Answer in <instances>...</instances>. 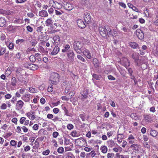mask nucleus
<instances>
[{
    "label": "nucleus",
    "mask_w": 158,
    "mask_h": 158,
    "mask_svg": "<svg viewBox=\"0 0 158 158\" xmlns=\"http://www.w3.org/2000/svg\"><path fill=\"white\" fill-rule=\"evenodd\" d=\"M60 76L59 74L55 72L51 73L50 78V81L53 84H56L59 81Z\"/></svg>",
    "instance_id": "obj_1"
},
{
    "label": "nucleus",
    "mask_w": 158,
    "mask_h": 158,
    "mask_svg": "<svg viewBox=\"0 0 158 158\" xmlns=\"http://www.w3.org/2000/svg\"><path fill=\"white\" fill-rule=\"evenodd\" d=\"M83 44L79 41H75L73 44L74 50L78 53L80 54L84 48H83Z\"/></svg>",
    "instance_id": "obj_2"
},
{
    "label": "nucleus",
    "mask_w": 158,
    "mask_h": 158,
    "mask_svg": "<svg viewBox=\"0 0 158 158\" xmlns=\"http://www.w3.org/2000/svg\"><path fill=\"white\" fill-rule=\"evenodd\" d=\"M75 143L78 146H84L86 143V141L82 138H80L75 140Z\"/></svg>",
    "instance_id": "obj_3"
},
{
    "label": "nucleus",
    "mask_w": 158,
    "mask_h": 158,
    "mask_svg": "<svg viewBox=\"0 0 158 158\" xmlns=\"http://www.w3.org/2000/svg\"><path fill=\"white\" fill-rule=\"evenodd\" d=\"M16 77L19 82L21 83H23L26 86L27 85V81L26 79H24L23 74H16Z\"/></svg>",
    "instance_id": "obj_4"
},
{
    "label": "nucleus",
    "mask_w": 158,
    "mask_h": 158,
    "mask_svg": "<svg viewBox=\"0 0 158 158\" xmlns=\"http://www.w3.org/2000/svg\"><path fill=\"white\" fill-rule=\"evenodd\" d=\"M68 60L70 62H72L74 60L75 54L74 52L72 50H69L67 53Z\"/></svg>",
    "instance_id": "obj_5"
},
{
    "label": "nucleus",
    "mask_w": 158,
    "mask_h": 158,
    "mask_svg": "<svg viewBox=\"0 0 158 158\" xmlns=\"http://www.w3.org/2000/svg\"><path fill=\"white\" fill-rule=\"evenodd\" d=\"M99 31L101 35L103 37H105L108 34V32L106 29L104 27L102 26L99 27Z\"/></svg>",
    "instance_id": "obj_6"
},
{
    "label": "nucleus",
    "mask_w": 158,
    "mask_h": 158,
    "mask_svg": "<svg viewBox=\"0 0 158 158\" xmlns=\"http://www.w3.org/2000/svg\"><path fill=\"white\" fill-rule=\"evenodd\" d=\"M135 34L139 39L140 40L143 39L144 36V34L141 30L139 29H137L135 32Z\"/></svg>",
    "instance_id": "obj_7"
},
{
    "label": "nucleus",
    "mask_w": 158,
    "mask_h": 158,
    "mask_svg": "<svg viewBox=\"0 0 158 158\" xmlns=\"http://www.w3.org/2000/svg\"><path fill=\"white\" fill-rule=\"evenodd\" d=\"M132 57L134 60L135 62L137 64V65H139L140 60H139V54L138 53H133L132 55Z\"/></svg>",
    "instance_id": "obj_8"
},
{
    "label": "nucleus",
    "mask_w": 158,
    "mask_h": 158,
    "mask_svg": "<svg viewBox=\"0 0 158 158\" xmlns=\"http://www.w3.org/2000/svg\"><path fill=\"white\" fill-rule=\"evenodd\" d=\"M24 102L21 100L17 101L15 105V108L17 110H20L23 107Z\"/></svg>",
    "instance_id": "obj_9"
},
{
    "label": "nucleus",
    "mask_w": 158,
    "mask_h": 158,
    "mask_svg": "<svg viewBox=\"0 0 158 158\" xmlns=\"http://www.w3.org/2000/svg\"><path fill=\"white\" fill-rule=\"evenodd\" d=\"M84 18L86 23H89L91 21V18L90 15L87 12L85 13L84 14Z\"/></svg>",
    "instance_id": "obj_10"
},
{
    "label": "nucleus",
    "mask_w": 158,
    "mask_h": 158,
    "mask_svg": "<svg viewBox=\"0 0 158 158\" xmlns=\"http://www.w3.org/2000/svg\"><path fill=\"white\" fill-rule=\"evenodd\" d=\"M25 67L27 69L32 70H35L38 68V66L35 64H30L27 65H26Z\"/></svg>",
    "instance_id": "obj_11"
},
{
    "label": "nucleus",
    "mask_w": 158,
    "mask_h": 158,
    "mask_svg": "<svg viewBox=\"0 0 158 158\" xmlns=\"http://www.w3.org/2000/svg\"><path fill=\"white\" fill-rule=\"evenodd\" d=\"M81 52H82L83 54L87 57L89 59H90L92 58L91 55L89 50L84 48L83 49Z\"/></svg>",
    "instance_id": "obj_12"
},
{
    "label": "nucleus",
    "mask_w": 158,
    "mask_h": 158,
    "mask_svg": "<svg viewBox=\"0 0 158 158\" xmlns=\"http://www.w3.org/2000/svg\"><path fill=\"white\" fill-rule=\"evenodd\" d=\"M121 62L126 67H128L130 65V63L127 58L126 57H123L120 60Z\"/></svg>",
    "instance_id": "obj_13"
},
{
    "label": "nucleus",
    "mask_w": 158,
    "mask_h": 158,
    "mask_svg": "<svg viewBox=\"0 0 158 158\" xmlns=\"http://www.w3.org/2000/svg\"><path fill=\"white\" fill-rule=\"evenodd\" d=\"M38 50L39 52L42 53L43 56L48 55V51L44 49L42 46H39Z\"/></svg>",
    "instance_id": "obj_14"
},
{
    "label": "nucleus",
    "mask_w": 158,
    "mask_h": 158,
    "mask_svg": "<svg viewBox=\"0 0 158 158\" xmlns=\"http://www.w3.org/2000/svg\"><path fill=\"white\" fill-rule=\"evenodd\" d=\"M21 98L25 102H29L31 99V95L28 93L25 94L22 96Z\"/></svg>",
    "instance_id": "obj_15"
},
{
    "label": "nucleus",
    "mask_w": 158,
    "mask_h": 158,
    "mask_svg": "<svg viewBox=\"0 0 158 158\" xmlns=\"http://www.w3.org/2000/svg\"><path fill=\"white\" fill-rule=\"evenodd\" d=\"M60 52V48L58 46H56L53 48L52 51L49 54L55 56L57 54Z\"/></svg>",
    "instance_id": "obj_16"
},
{
    "label": "nucleus",
    "mask_w": 158,
    "mask_h": 158,
    "mask_svg": "<svg viewBox=\"0 0 158 158\" xmlns=\"http://www.w3.org/2000/svg\"><path fill=\"white\" fill-rule=\"evenodd\" d=\"M77 24L78 27L81 28H85L86 25L84 21L81 19H78L77 21Z\"/></svg>",
    "instance_id": "obj_17"
},
{
    "label": "nucleus",
    "mask_w": 158,
    "mask_h": 158,
    "mask_svg": "<svg viewBox=\"0 0 158 158\" xmlns=\"http://www.w3.org/2000/svg\"><path fill=\"white\" fill-rule=\"evenodd\" d=\"M39 15L42 17H46L48 16V14L46 10H42L39 12Z\"/></svg>",
    "instance_id": "obj_18"
},
{
    "label": "nucleus",
    "mask_w": 158,
    "mask_h": 158,
    "mask_svg": "<svg viewBox=\"0 0 158 158\" xmlns=\"http://www.w3.org/2000/svg\"><path fill=\"white\" fill-rule=\"evenodd\" d=\"M64 7L66 10L70 11L72 10L74 7L72 4L67 3L64 4Z\"/></svg>",
    "instance_id": "obj_19"
},
{
    "label": "nucleus",
    "mask_w": 158,
    "mask_h": 158,
    "mask_svg": "<svg viewBox=\"0 0 158 158\" xmlns=\"http://www.w3.org/2000/svg\"><path fill=\"white\" fill-rule=\"evenodd\" d=\"M54 44L58 45L59 44L60 42V40L59 36L57 35H55L53 37Z\"/></svg>",
    "instance_id": "obj_20"
},
{
    "label": "nucleus",
    "mask_w": 158,
    "mask_h": 158,
    "mask_svg": "<svg viewBox=\"0 0 158 158\" xmlns=\"http://www.w3.org/2000/svg\"><path fill=\"white\" fill-rule=\"evenodd\" d=\"M150 133L151 136L156 139L158 138V132L156 131L151 129Z\"/></svg>",
    "instance_id": "obj_21"
},
{
    "label": "nucleus",
    "mask_w": 158,
    "mask_h": 158,
    "mask_svg": "<svg viewBox=\"0 0 158 158\" xmlns=\"http://www.w3.org/2000/svg\"><path fill=\"white\" fill-rule=\"evenodd\" d=\"M53 21L51 18H49L45 21V24L47 26L51 27L52 26Z\"/></svg>",
    "instance_id": "obj_22"
},
{
    "label": "nucleus",
    "mask_w": 158,
    "mask_h": 158,
    "mask_svg": "<svg viewBox=\"0 0 158 158\" xmlns=\"http://www.w3.org/2000/svg\"><path fill=\"white\" fill-rule=\"evenodd\" d=\"M82 97L81 98L82 100H84L85 99L87 98L88 93L86 90H84L81 93Z\"/></svg>",
    "instance_id": "obj_23"
},
{
    "label": "nucleus",
    "mask_w": 158,
    "mask_h": 158,
    "mask_svg": "<svg viewBox=\"0 0 158 158\" xmlns=\"http://www.w3.org/2000/svg\"><path fill=\"white\" fill-rule=\"evenodd\" d=\"M134 139L135 137L132 135H129L127 140L129 143L132 144L135 142Z\"/></svg>",
    "instance_id": "obj_24"
},
{
    "label": "nucleus",
    "mask_w": 158,
    "mask_h": 158,
    "mask_svg": "<svg viewBox=\"0 0 158 158\" xmlns=\"http://www.w3.org/2000/svg\"><path fill=\"white\" fill-rule=\"evenodd\" d=\"M64 156L65 158H75L74 156L71 152L66 153L64 155Z\"/></svg>",
    "instance_id": "obj_25"
},
{
    "label": "nucleus",
    "mask_w": 158,
    "mask_h": 158,
    "mask_svg": "<svg viewBox=\"0 0 158 158\" xmlns=\"http://www.w3.org/2000/svg\"><path fill=\"white\" fill-rule=\"evenodd\" d=\"M55 15L57 16L61 15L63 13V12L60 9L55 10Z\"/></svg>",
    "instance_id": "obj_26"
},
{
    "label": "nucleus",
    "mask_w": 158,
    "mask_h": 158,
    "mask_svg": "<svg viewBox=\"0 0 158 158\" xmlns=\"http://www.w3.org/2000/svg\"><path fill=\"white\" fill-rule=\"evenodd\" d=\"M17 81L15 77H12L11 79V84L13 86H15L16 85V83Z\"/></svg>",
    "instance_id": "obj_27"
},
{
    "label": "nucleus",
    "mask_w": 158,
    "mask_h": 158,
    "mask_svg": "<svg viewBox=\"0 0 158 158\" xmlns=\"http://www.w3.org/2000/svg\"><path fill=\"white\" fill-rule=\"evenodd\" d=\"M6 23L5 19L3 18H0V27H2L4 26Z\"/></svg>",
    "instance_id": "obj_28"
},
{
    "label": "nucleus",
    "mask_w": 158,
    "mask_h": 158,
    "mask_svg": "<svg viewBox=\"0 0 158 158\" xmlns=\"http://www.w3.org/2000/svg\"><path fill=\"white\" fill-rule=\"evenodd\" d=\"M93 63L96 67H98L99 66L98 61L96 58H94L93 60Z\"/></svg>",
    "instance_id": "obj_29"
},
{
    "label": "nucleus",
    "mask_w": 158,
    "mask_h": 158,
    "mask_svg": "<svg viewBox=\"0 0 158 158\" xmlns=\"http://www.w3.org/2000/svg\"><path fill=\"white\" fill-rule=\"evenodd\" d=\"M16 26L10 25L7 27V29L9 31H13L16 29Z\"/></svg>",
    "instance_id": "obj_30"
},
{
    "label": "nucleus",
    "mask_w": 158,
    "mask_h": 158,
    "mask_svg": "<svg viewBox=\"0 0 158 158\" xmlns=\"http://www.w3.org/2000/svg\"><path fill=\"white\" fill-rule=\"evenodd\" d=\"M6 49L5 48L2 47L0 49V55L2 56L6 52Z\"/></svg>",
    "instance_id": "obj_31"
},
{
    "label": "nucleus",
    "mask_w": 158,
    "mask_h": 158,
    "mask_svg": "<svg viewBox=\"0 0 158 158\" xmlns=\"http://www.w3.org/2000/svg\"><path fill=\"white\" fill-rule=\"evenodd\" d=\"M116 158H129L128 156L119 155L118 153L116 154Z\"/></svg>",
    "instance_id": "obj_32"
},
{
    "label": "nucleus",
    "mask_w": 158,
    "mask_h": 158,
    "mask_svg": "<svg viewBox=\"0 0 158 158\" xmlns=\"http://www.w3.org/2000/svg\"><path fill=\"white\" fill-rule=\"evenodd\" d=\"M70 48L69 45L66 44L64 47V49L62 50V52H65L69 49Z\"/></svg>",
    "instance_id": "obj_33"
},
{
    "label": "nucleus",
    "mask_w": 158,
    "mask_h": 158,
    "mask_svg": "<svg viewBox=\"0 0 158 158\" xmlns=\"http://www.w3.org/2000/svg\"><path fill=\"white\" fill-rule=\"evenodd\" d=\"M130 46L133 48H135L137 46V44L135 42H130L129 44Z\"/></svg>",
    "instance_id": "obj_34"
},
{
    "label": "nucleus",
    "mask_w": 158,
    "mask_h": 158,
    "mask_svg": "<svg viewBox=\"0 0 158 158\" xmlns=\"http://www.w3.org/2000/svg\"><path fill=\"white\" fill-rule=\"evenodd\" d=\"M131 147L134 150H137L139 148V145L137 144H133L132 145Z\"/></svg>",
    "instance_id": "obj_35"
},
{
    "label": "nucleus",
    "mask_w": 158,
    "mask_h": 158,
    "mask_svg": "<svg viewBox=\"0 0 158 158\" xmlns=\"http://www.w3.org/2000/svg\"><path fill=\"white\" fill-rule=\"evenodd\" d=\"M102 152L103 153H106L107 151V147L106 146H102L101 148Z\"/></svg>",
    "instance_id": "obj_36"
},
{
    "label": "nucleus",
    "mask_w": 158,
    "mask_h": 158,
    "mask_svg": "<svg viewBox=\"0 0 158 158\" xmlns=\"http://www.w3.org/2000/svg\"><path fill=\"white\" fill-rule=\"evenodd\" d=\"M123 136V135L121 134H119L118 135L117 140L119 143H120L122 142Z\"/></svg>",
    "instance_id": "obj_37"
},
{
    "label": "nucleus",
    "mask_w": 158,
    "mask_h": 158,
    "mask_svg": "<svg viewBox=\"0 0 158 158\" xmlns=\"http://www.w3.org/2000/svg\"><path fill=\"white\" fill-rule=\"evenodd\" d=\"M131 117L135 120H137L138 119V117L136 115L135 113H132L130 115Z\"/></svg>",
    "instance_id": "obj_38"
},
{
    "label": "nucleus",
    "mask_w": 158,
    "mask_h": 158,
    "mask_svg": "<svg viewBox=\"0 0 158 158\" xmlns=\"http://www.w3.org/2000/svg\"><path fill=\"white\" fill-rule=\"evenodd\" d=\"M63 109L64 112V114L67 116H70V115L69 114V113L67 109L65 107H64L63 108Z\"/></svg>",
    "instance_id": "obj_39"
},
{
    "label": "nucleus",
    "mask_w": 158,
    "mask_h": 158,
    "mask_svg": "<svg viewBox=\"0 0 158 158\" xmlns=\"http://www.w3.org/2000/svg\"><path fill=\"white\" fill-rule=\"evenodd\" d=\"M113 150L116 152H121L122 151V148L121 147H119L118 148H113Z\"/></svg>",
    "instance_id": "obj_40"
},
{
    "label": "nucleus",
    "mask_w": 158,
    "mask_h": 158,
    "mask_svg": "<svg viewBox=\"0 0 158 158\" xmlns=\"http://www.w3.org/2000/svg\"><path fill=\"white\" fill-rule=\"evenodd\" d=\"M29 91L30 92L33 93H36L37 91V89L34 88L30 87L29 88Z\"/></svg>",
    "instance_id": "obj_41"
},
{
    "label": "nucleus",
    "mask_w": 158,
    "mask_h": 158,
    "mask_svg": "<svg viewBox=\"0 0 158 158\" xmlns=\"http://www.w3.org/2000/svg\"><path fill=\"white\" fill-rule=\"evenodd\" d=\"M23 70L21 68H18L16 70V74H22V72Z\"/></svg>",
    "instance_id": "obj_42"
},
{
    "label": "nucleus",
    "mask_w": 158,
    "mask_h": 158,
    "mask_svg": "<svg viewBox=\"0 0 158 158\" xmlns=\"http://www.w3.org/2000/svg\"><path fill=\"white\" fill-rule=\"evenodd\" d=\"M29 60L31 61L34 62L35 61V57L33 55H31L29 57Z\"/></svg>",
    "instance_id": "obj_43"
},
{
    "label": "nucleus",
    "mask_w": 158,
    "mask_h": 158,
    "mask_svg": "<svg viewBox=\"0 0 158 158\" xmlns=\"http://www.w3.org/2000/svg\"><path fill=\"white\" fill-rule=\"evenodd\" d=\"M93 77L95 79L97 80H99L101 78V76L95 74H93Z\"/></svg>",
    "instance_id": "obj_44"
},
{
    "label": "nucleus",
    "mask_w": 158,
    "mask_h": 158,
    "mask_svg": "<svg viewBox=\"0 0 158 158\" xmlns=\"http://www.w3.org/2000/svg\"><path fill=\"white\" fill-rule=\"evenodd\" d=\"M34 114H35L34 112L31 111L30 112L27 113V115L28 118H30Z\"/></svg>",
    "instance_id": "obj_45"
},
{
    "label": "nucleus",
    "mask_w": 158,
    "mask_h": 158,
    "mask_svg": "<svg viewBox=\"0 0 158 158\" xmlns=\"http://www.w3.org/2000/svg\"><path fill=\"white\" fill-rule=\"evenodd\" d=\"M64 151V149L62 147H59L57 149V152L60 154L62 153Z\"/></svg>",
    "instance_id": "obj_46"
},
{
    "label": "nucleus",
    "mask_w": 158,
    "mask_h": 158,
    "mask_svg": "<svg viewBox=\"0 0 158 158\" xmlns=\"http://www.w3.org/2000/svg\"><path fill=\"white\" fill-rule=\"evenodd\" d=\"M71 135L73 137H77L78 136L77 131H73L71 132Z\"/></svg>",
    "instance_id": "obj_47"
},
{
    "label": "nucleus",
    "mask_w": 158,
    "mask_h": 158,
    "mask_svg": "<svg viewBox=\"0 0 158 158\" xmlns=\"http://www.w3.org/2000/svg\"><path fill=\"white\" fill-rule=\"evenodd\" d=\"M43 27L42 26L38 27L37 28L36 31L38 32H40L41 33H42V31L43 30Z\"/></svg>",
    "instance_id": "obj_48"
},
{
    "label": "nucleus",
    "mask_w": 158,
    "mask_h": 158,
    "mask_svg": "<svg viewBox=\"0 0 158 158\" xmlns=\"http://www.w3.org/2000/svg\"><path fill=\"white\" fill-rule=\"evenodd\" d=\"M44 37H45L42 35H40L38 36L37 38L39 40L42 41L44 40Z\"/></svg>",
    "instance_id": "obj_49"
},
{
    "label": "nucleus",
    "mask_w": 158,
    "mask_h": 158,
    "mask_svg": "<svg viewBox=\"0 0 158 158\" xmlns=\"http://www.w3.org/2000/svg\"><path fill=\"white\" fill-rule=\"evenodd\" d=\"M7 105L5 103L2 104L0 106L1 109L2 110H5L6 108Z\"/></svg>",
    "instance_id": "obj_50"
},
{
    "label": "nucleus",
    "mask_w": 158,
    "mask_h": 158,
    "mask_svg": "<svg viewBox=\"0 0 158 158\" xmlns=\"http://www.w3.org/2000/svg\"><path fill=\"white\" fill-rule=\"evenodd\" d=\"M24 41L23 39H19L16 41V43L18 44H20V43H23Z\"/></svg>",
    "instance_id": "obj_51"
},
{
    "label": "nucleus",
    "mask_w": 158,
    "mask_h": 158,
    "mask_svg": "<svg viewBox=\"0 0 158 158\" xmlns=\"http://www.w3.org/2000/svg\"><path fill=\"white\" fill-rule=\"evenodd\" d=\"M24 150L25 152H27L29 150H30L31 149L30 147L28 146H23Z\"/></svg>",
    "instance_id": "obj_52"
},
{
    "label": "nucleus",
    "mask_w": 158,
    "mask_h": 158,
    "mask_svg": "<svg viewBox=\"0 0 158 158\" xmlns=\"http://www.w3.org/2000/svg\"><path fill=\"white\" fill-rule=\"evenodd\" d=\"M77 58L78 59L82 61L83 62H84L85 61V59L80 55H78L77 56Z\"/></svg>",
    "instance_id": "obj_53"
},
{
    "label": "nucleus",
    "mask_w": 158,
    "mask_h": 158,
    "mask_svg": "<svg viewBox=\"0 0 158 158\" xmlns=\"http://www.w3.org/2000/svg\"><path fill=\"white\" fill-rule=\"evenodd\" d=\"M1 40H6V38L5 34H2L0 37Z\"/></svg>",
    "instance_id": "obj_54"
},
{
    "label": "nucleus",
    "mask_w": 158,
    "mask_h": 158,
    "mask_svg": "<svg viewBox=\"0 0 158 158\" xmlns=\"http://www.w3.org/2000/svg\"><path fill=\"white\" fill-rule=\"evenodd\" d=\"M48 11L49 14L50 15H51L52 14H53V12H54L53 8L52 7H50V8L48 9Z\"/></svg>",
    "instance_id": "obj_55"
},
{
    "label": "nucleus",
    "mask_w": 158,
    "mask_h": 158,
    "mask_svg": "<svg viewBox=\"0 0 158 158\" xmlns=\"http://www.w3.org/2000/svg\"><path fill=\"white\" fill-rule=\"evenodd\" d=\"M9 48L11 50H13L14 48V44L12 43H10L9 44L8 46Z\"/></svg>",
    "instance_id": "obj_56"
},
{
    "label": "nucleus",
    "mask_w": 158,
    "mask_h": 158,
    "mask_svg": "<svg viewBox=\"0 0 158 158\" xmlns=\"http://www.w3.org/2000/svg\"><path fill=\"white\" fill-rule=\"evenodd\" d=\"M85 114H80V117L81 118L82 120L83 121H85Z\"/></svg>",
    "instance_id": "obj_57"
},
{
    "label": "nucleus",
    "mask_w": 158,
    "mask_h": 158,
    "mask_svg": "<svg viewBox=\"0 0 158 158\" xmlns=\"http://www.w3.org/2000/svg\"><path fill=\"white\" fill-rule=\"evenodd\" d=\"M50 152V150L48 149L46 150V151H44L42 152V154L44 155H48L49 154Z\"/></svg>",
    "instance_id": "obj_58"
},
{
    "label": "nucleus",
    "mask_w": 158,
    "mask_h": 158,
    "mask_svg": "<svg viewBox=\"0 0 158 158\" xmlns=\"http://www.w3.org/2000/svg\"><path fill=\"white\" fill-rule=\"evenodd\" d=\"M26 28L27 30L29 32H32L33 29V28L31 26H28Z\"/></svg>",
    "instance_id": "obj_59"
},
{
    "label": "nucleus",
    "mask_w": 158,
    "mask_h": 158,
    "mask_svg": "<svg viewBox=\"0 0 158 158\" xmlns=\"http://www.w3.org/2000/svg\"><path fill=\"white\" fill-rule=\"evenodd\" d=\"M17 143V142L14 140H11L10 142V144L11 146H15L16 143Z\"/></svg>",
    "instance_id": "obj_60"
},
{
    "label": "nucleus",
    "mask_w": 158,
    "mask_h": 158,
    "mask_svg": "<svg viewBox=\"0 0 158 158\" xmlns=\"http://www.w3.org/2000/svg\"><path fill=\"white\" fill-rule=\"evenodd\" d=\"M75 91L74 90H73L71 92L69 93V96L70 97V98H72V97L74 96L75 94Z\"/></svg>",
    "instance_id": "obj_61"
},
{
    "label": "nucleus",
    "mask_w": 158,
    "mask_h": 158,
    "mask_svg": "<svg viewBox=\"0 0 158 158\" xmlns=\"http://www.w3.org/2000/svg\"><path fill=\"white\" fill-rule=\"evenodd\" d=\"M70 142V140L69 139H67L66 138H65V140H64V145H68L69 144Z\"/></svg>",
    "instance_id": "obj_62"
},
{
    "label": "nucleus",
    "mask_w": 158,
    "mask_h": 158,
    "mask_svg": "<svg viewBox=\"0 0 158 158\" xmlns=\"http://www.w3.org/2000/svg\"><path fill=\"white\" fill-rule=\"evenodd\" d=\"M67 127L69 130H71L73 128V126L72 124H69L67 125Z\"/></svg>",
    "instance_id": "obj_63"
},
{
    "label": "nucleus",
    "mask_w": 158,
    "mask_h": 158,
    "mask_svg": "<svg viewBox=\"0 0 158 158\" xmlns=\"http://www.w3.org/2000/svg\"><path fill=\"white\" fill-rule=\"evenodd\" d=\"M26 119L24 117H22L20 119V123L21 124H23Z\"/></svg>",
    "instance_id": "obj_64"
}]
</instances>
